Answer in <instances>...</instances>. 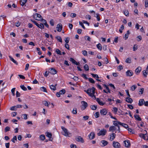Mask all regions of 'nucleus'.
<instances>
[{
	"label": "nucleus",
	"instance_id": "f257e3e1",
	"mask_svg": "<svg viewBox=\"0 0 148 148\" xmlns=\"http://www.w3.org/2000/svg\"><path fill=\"white\" fill-rule=\"evenodd\" d=\"M113 124L115 126H116L118 127V129L117 131H118V133H119L120 132V127L119 126V125H121L122 127H124L126 129L128 128V126L127 124L122 123L118 121H113Z\"/></svg>",
	"mask_w": 148,
	"mask_h": 148
},
{
	"label": "nucleus",
	"instance_id": "f03ea898",
	"mask_svg": "<svg viewBox=\"0 0 148 148\" xmlns=\"http://www.w3.org/2000/svg\"><path fill=\"white\" fill-rule=\"evenodd\" d=\"M95 90V88L92 87V88H89L87 90H84V91L87 93L89 96L92 97L94 96L95 97L94 95Z\"/></svg>",
	"mask_w": 148,
	"mask_h": 148
},
{
	"label": "nucleus",
	"instance_id": "7ed1b4c3",
	"mask_svg": "<svg viewBox=\"0 0 148 148\" xmlns=\"http://www.w3.org/2000/svg\"><path fill=\"white\" fill-rule=\"evenodd\" d=\"M61 129L63 132L62 133V134L65 136L71 137L72 136V134L69 132L66 128L63 126L61 127Z\"/></svg>",
	"mask_w": 148,
	"mask_h": 148
},
{
	"label": "nucleus",
	"instance_id": "20e7f679",
	"mask_svg": "<svg viewBox=\"0 0 148 148\" xmlns=\"http://www.w3.org/2000/svg\"><path fill=\"white\" fill-rule=\"evenodd\" d=\"M34 18L36 20L41 21L42 17L40 14L37 13H35L34 15Z\"/></svg>",
	"mask_w": 148,
	"mask_h": 148
},
{
	"label": "nucleus",
	"instance_id": "39448f33",
	"mask_svg": "<svg viewBox=\"0 0 148 148\" xmlns=\"http://www.w3.org/2000/svg\"><path fill=\"white\" fill-rule=\"evenodd\" d=\"M106 130L105 129H103L101 130L98 133L97 135L98 136H103L106 134Z\"/></svg>",
	"mask_w": 148,
	"mask_h": 148
},
{
	"label": "nucleus",
	"instance_id": "423d86ee",
	"mask_svg": "<svg viewBox=\"0 0 148 148\" xmlns=\"http://www.w3.org/2000/svg\"><path fill=\"white\" fill-rule=\"evenodd\" d=\"M112 145L114 148H121L120 144L118 142L113 141Z\"/></svg>",
	"mask_w": 148,
	"mask_h": 148
},
{
	"label": "nucleus",
	"instance_id": "0eeeda50",
	"mask_svg": "<svg viewBox=\"0 0 148 148\" xmlns=\"http://www.w3.org/2000/svg\"><path fill=\"white\" fill-rule=\"evenodd\" d=\"M75 139L78 142H80L82 143H84V140L83 138L80 136H77L75 137Z\"/></svg>",
	"mask_w": 148,
	"mask_h": 148
},
{
	"label": "nucleus",
	"instance_id": "6e6552de",
	"mask_svg": "<svg viewBox=\"0 0 148 148\" xmlns=\"http://www.w3.org/2000/svg\"><path fill=\"white\" fill-rule=\"evenodd\" d=\"M82 108L83 110L85 109L88 106L87 103L86 102L83 101H82Z\"/></svg>",
	"mask_w": 148,
	"mask_h": 148
},
{
	"label": "nucleus",
	"instance_id": "1a4fd4ad",
	"mask_svg": "<svg viewBox=\"0 0 148 148\" xmlns=\"http://www.w3.org/2000/svg\"><path fill=\"white\" fill-rule=\"evenodd\" d=\"M116 127L114 126H110L109 127V131H112V132H114L115 131V132L116 133L117 131L116 130Z\"/></svg>",
	"mask_w": 148,
	"mask_h": 148
},
{
	"label": "nucleus",
	"instance_id": "9d476101",
	"mask_svg": "<svg viewBox=\"0 0 148 148\" xmlns=\"http://www.w3.org/2000/svg\"><path fill=\"white\" fill-rule=\"evenodd\" d=\"M62 25L60 23L57 25L56 29L58 32H60L62 29Z\"/></svg>",
	"mask_w": 148,
	"mask_h": 148
},
{
	"label": "nucleus",
	"instance_id": "9b49d317",
	"mask_svg": "<svg viewBox=\"0 0 148 148\" xmlns=\"http://www.w3.org/2000/svg\"><path fill=\"white\" fill-rule=\"evenodd\" d=\"M125 146L127 147H129L130 146V141L128 140H126L124 141Z\"/></svg>",
	"mask_w": 148,
	"mask_h": 148
},
{
	"label": "nucleus",
	"instance_id": "f8f14e48",
	"mask_svg": "<svg viewBox=\"0 0 148 148\" xmlns=\"http://www.w3.org/2000/svg\"><path fill=\"white\" fill-rule=\"evenodd\" d=\"M126 74L127 76H131L133 75V73L132 71L129 70L126 72Z\"/></svg>",
	"mask_w": 148,
	"mask_h": 148
},
{
	"label": "nucleus",
	"instance_id": "ddd939ff",
	"mask_svg": "<svg viewBox=\"0 0 148 148\" xmlns=\"http://www.w3.org/2000/svg\"><path fill=\"white\" fill-rule=\"evenodd\" d=\"M49 72L52 74L54 75L57 73V72L56 69L53 68H51L49 69Z\"/></svg>",
	"mask_w": 148,
	"mask_h": 148
},
{
	"label": "nucleus",
	"instance_id": "4468645a",
	"mask_svg": "<svg viewBox=\"0 0 148 148\" xmlns=\"http://www.w3.org/2000/svg\"><path fill=\"white\" fill-rule=\"evenodd\" d=\"M100 113L101 115H105L107 113V111L106 109H103L101 110Z\"/></svg>",
	"mask_w": 148,
	"mask_h": 148
},
{
	"label": "nucleus",
	"instance_id": "2eb2a0df",
	"mask_svg": "<svg viewBox=\"0 0 148 148\" xmlns=\"http://www.w3.org/2000/svg\"><path fill=\"white\" fill-rule=\"evenodd\" d=\"M96 101H97L98 103L101 106H103L105 104V103L103 102L102 101H101L100 99L98 98H97L96 99Z\"/></svg>",
	"mask_w": 148,
	"mask_h": 148
},
{
	"label": "nucleus",
	"instance_id": "dca6fc26",
	"mask_svg": "<svg viewBox=\"0 0 148 148\" xmlns=\"http://www.w3.org/2000/svg\"><path fill=\"white\" fill-rule=\"evenodd\" d=\"M110 139L111 141H112L115 138L116 134L114 133H112L110 135Z\"/></svg>",
	"mask_w": 148,
	"mask_h": 148
},
{
	"label": "nucleus",
	"instance_id": "f3484780",
	"mask_svg": "<svg viewBox=\"0 0 148 148\" xmlns=\"http://www.w3.org/2000/svg\"><path fill=\"white\" fill-rule=\"evenodd\" d=\"M145 102V101L143 99H141L139 101L138 105L139 106H142L143 105L144 103Z\"/></svg>",
	"mask_w": 148,
	"mask_h": 148
},
{
	"label": "nucleus",
	"instance_id": "a211bd4d",
	"mask_svg": "<svg viewBox=\"0 0 148 148\" xmlns=\"http://www.w3.org/2000/svg\"><path fill=\"white\" fill-rule=\"evenodd\" d=\"M126 101L131 103L133 101L132 98L128 97H126Z\"/></svg>",
	"mask_w": 148,
	"mask_h": 148
},
{
	"label": "nucleus",
	"instance_id": "6ab92c4d",
	"mask_svg": "<svg viewBox=\"0 0 148 148\" xmlns=\"http://www.w3.org/2000/svg\"><path fill=\"white\" fill-rule=\"evenodd\" d=\"M27 1V0H20V4L21 5L23 6Z\"/></svg>",
	"mask_w": 148,
	"mask_h": 148
},
{
	"label": "nucleus",
	"instance_id": "aec40b11",
	"mask_svg": "<svg viewBox=\"0 0 148 148\" xmlns=\"http://www.w3.org/2000/svg\"><path fill=\"white\" fill-rule=\"evenodd\" d=\"M141 70V67H138L136 70L135 72L137 74H138Z\"/></svg>",
	"mask_w": 148,
	"mask_h": 148
},
{
	"label": "nucleus",
	"instance_id": "412c9836",
	"mask_svg": "<svg viewBox=\"0 0 148 148\" xmlns=\"http://www.w3.org/2000/svg\"><path fill=\"white\" fill-rule=\"evenodd\" d=\"M134 117L135 119L138 121H140L141 120V118L138 115H134Z\"/></svg>",
	"mask_w": 148,
	"mask_h": 148
},
{
	"label": "nucleus",
	"instance_id": "4be33fe9",
	"mask_svg": "<svg viewBox=\"0 0 148 148\" xmlns=\"http://www.w3.org/2000/svg\"><path fill=\"white\" fill-rule=\"evenodd\" d=\"M101 143L103 145V147L106 145L108 144V142L107 141L105 140H101Z\"/></svg>",
	"mask_w": 148,
	"mask_h": 148
},
{
	"label": "nucleus",
	"instance_id": "5701e85b",
	"mask_svg": "<svg viewBox=\"0 0 148 148\" xmlns=\"http://www.w3.org/2000/svg\"><path fill=\"white\" fill-rule=\"evenodd\" d=\"M89 136V138L91 139H93L95 138V134L94 133H91L90 135H88V136Z\"/></svg>",
	"mask_w": 148,
	"mask_h": 148
},
{
	"label": "nucleus",
	"instance_id": "b1692460",
	"mask_svg": "<svg viewBox=\"0 0 148 148\" xmlns=\"http://www.w3.org/2000/svg\"><path fill=\"white\" fill-rule=\"evenodd\" d=\"M130 34V32L129 30L127 31V32L126 34L125 35V40H127L128 37V35L129 34Z\"/></svg>",
	"mask_w": 148,
	"mask_h": 148
},
{
	"label": "nucleus",
	"instance_id": "393cba45",
	"mask_svg": "<svg viewBox=\"0 0 148 148\" xmlns=\"http://www.w3.org/2000/svg\"><path fill=\"white\" fill-rule=\"evenodd\" d=\"M39 138L42 141L44 140L45 138V136L44 134H42L40 135L39 136Z\"/></svg>",
	"mask_w": 148,
	"mask_h": 148
},
{
	"label": "nucleus",
	"instance_id": "a878e982",
	"mask_svg": "<svg viewBox=\"0 0 148 148\" xmlns=\"http://www.w3.org/2000/svg\"><path fill=\"white\" fill-rule=\"evenodd\" d=\"M9 58L10 60L11 61H12V62H13V63H14V64H16V65L18 64V62L16 61L13 58H12L11 56H9Z\"/></svg>",
	"mask_w": 148,
	"mask_h": 148
},
{
	"label": "nucleus",
	"instance_id": "bb28decb",
	"mask_svg": "<svg viewBox=\"0 0 148 148\" xmlns=\"http://www.w3.org/2000/svg\"><path fill=\"white\" fill-rule=\"evenodd\" d=\"M97 48L100 50H101L102 48V45L100 43H99L97 45Z\"/></svg>",
	"mask_w": 148,
	"mask_h": 148
},
{
	"label": "nucleus",
	"instance_id": "cd10ccee",
	"mask_svg": "<svg viewBox=\"0 0 148 148\" xmlns=\"http://www.w3.org/2000/svg\"><path fill=\"white\" fill-rule=\"evenodd\" d=\"M56 86H54L53 85H51L50 86V89L53 90H56Z\"/></svg>",
	"mask_w": 148,
	"mask_h": 148
},
{
	"label": "nucleus",
	"instance_id": "c85d7f7f",
	"mask_svg": "<svg viewBox=\"0 0 148 148\" xmlns=\"http://www.w3.org/2000/svg\"><path fill=\"white\" fill-rule=\"evenodd\" d=\"M56 38L60 42H62V39L60 36H57L56 37Z\"/></svg>",
	"mask_w": 148,
	"mask_h": 148
},
{
	"label": "nucleus",
	"instance_id": "c756f323",
	"mask_svg": "<svg viewBox=\"0 0 148 148\" xmlns=\"http://www.w3.org/2000/svg\"><path fill=\"white\" fill-rule=\"evenodd\" d=\"M90 74L92 76V77L95 78H97V79H98L99 78V77L98 75L97 74H94L92 73H90Z\"/></svg>",
	"mask_w": 148,
	"mask_h": 148
},
{
	"label": "nucleus",
	"instance_id": "7c9ffc66",
	"mask_svg": "<svg viewBox=\"0 0 148 148\" xmlns=\"http://www.w3.org/2000/svg\"><path fill=\"white\" fill-rule=\"evenodd\" d=\"M136 88L137 86L136 85H133L130 87V90L132 91H134L136 89Z\"/></svg>",
	"mask_w": 148,
	"mask_h": 148
},
{
	"label": "nucleus",
	"instance_id": "2f4dec72",
	"mask_svg": "<svg viewBox=\"0 0 148 148\" xmlns=\"http://www.w3.org/2000/svg\"><path fill=\"white\" fill-rule=\"evenodd\" d=\"M139 136L141 137V138H142L143 139H144L145 140L146 139L145 138V135H146V134H144L142 133H140L139 134Z\"/></svg>",
	"mask_w": 148,
	"mask_h": 148
},
{
	"label": "nucleus",
	"instance_id": "473e14b6",
	"mask_svg": "<svg viewBox=\"0 0 148 148\" xmlns=\"http://www.w3.org/2000/svg\"><path fill=\"white\" fill-rule=\"evenodd\" d=\"M90 108L92 110H95L97 109V107L96 105H91L90 106Z\"/></svg>",
	"mask_w": 148,
	"mask_h": 148
},
{
	"label": "nucleus",
	"instance_id": "72a5a7b5",
	"mask_svg": "<svg viewBox=\"0 0 148 148\" xmlns=\"http://www.w3.org/2000/svg\"><path fill=\"white\" fill-rule=\"evenodd\" d=\"M40 90L42 91L45 92H47V91L46 88L44 87H41L40 88Z\"/></svg>",
	"mask_w": 148,
	"mask_h": 148
},
{
	"label": "nucleus",
	"instance_id": "f704fd0d",
	"mask_svg": "<svg viewBox=\"0 0 148 148\" xmlns=\"http://www.w3.org/2000/svg\"><path fill=\"white\" fill-rule=\"evenodd\" d=\"M84 68L85 70L86 71H88L89 70V66L87 64H86L84 65Z\"/></svg>",
	"mask_w": 148,
	"mask_h": 148
},
{
	"label": "nucleus",
	"instance_id": "c9c22d12",
	"mask_svg": "<svg viewBox=\"0 0 148 148\" xmlns=\"http://www.w3.org/2000/svg\"><path fill=\"white\" fill-rule=\"evenodd\" d=\"M89 82L92 84H94L95 82L93 79L91 78H89L88 79Z\"/></svg>",
	"mask_w": 148,
	"mask_h": 148
},
{
	"label": "nucleus",
	"instance_id": "e433bc0d",
	"mask_svg": "<svg viewBox=\"0 0 148 148\" xmlns=\"http://www.w3.org/2000/svg\"><path fill=\"white\" fill-rule=\"evenodd\" d=\"M128 131L130 132V133H131L132 134H133L134 133V131L132 130V129L131 128H129L128 127V128L127 129Z\"/></svg>",
	"mask_w": 148,
	"mask_h": 148
},
{
	"label": "nucleus",
	"instance_id": "4c0bfd02",
	"mask_svg": "<svg viewBox=\"0 0 148 148\" xmlns=\"http://www.w3.org/2000/svg\"><path fill=\"white\" fill-rule=\"evenodd\" d=\"M146 70H144L143 71V75L144 77H147L148 74V73Z\"/></svg>",
	"mask_w": 148,
	"mask_h": 148
},
{
	"label": "nucleus",
	"instance_id": "58836bf2",
	"mask_svg": "<svg viewBox=\"0 0 148 148\" xmlns=\"http://www.w3.org/2000/svg\"><path fill=\"white\" fill-rule=\"evenodd\" d=\"M10 110L12 111H16L17 110L16 107V106L12 107L10 108Z\"/></svg>",
	"mask_w": 148,
	"mask_h": 148
},
{
	"label": "nucleus",
	"instance_id": "ea45409f",
	"mask_svg": "<svg viewBox=\"0 0 148 148\" xmlns=\"http://www.w3.org/2000/svg\"><path fill=\"white\" fill-rule=\"evenodd\" d=\"M113 109L114 113L115 114H116L118 111V108L116 107H114L113 108Z\"/></svg>",
	"mask_w": 148,
	"mask_h": 148
},
{
	"label": "nucleus",
	"instance_id": "a19ab883",
	"mask_svg": "<svg viewBox=\"0 0 148 148\" xmlns=\"http://www.w3.org/2000/svg\"><path fill=\"white\" fill-rule=\"evenodd\" d=\"M21 88L23 90L26 91L27 90V88L23 85H21L20 86Z\"/></svg>",
	"mask_w": 148,
	"mask_h": 148
},
{
	"label": "nucleus",
	"instance_id": "79ce46f5",
	"mask_svg": "<svg viewBox=\"0 0 148 148\" xmlns=\"http://www.w3.org/2000/svg\"><path fill=\"white\" fill-rule=\"evenodd\" d=\"M138 46L137 45L135 44L134 45L133 48V51H135L138 49Z\"/></svg>",
	"mask_w": 148,
	"mask_h": 148
},
{
	"label": "nucleus",
	"instance_id": "37998d69",
	"mask_svg": "<svg viewBox=\"0 0 148 148\" xmlns=\"http://www.w3.org/2000/svg\"><path fill=\"white\" fill-rule=\"evenodd\" d=\"M125 62L128 63H131V59L130 58H127L125 60Z\"/></svg>",
	"mask_w": 148,
	"mask_h": 148
},
{
	"label": "nucleus",
	"instance_id": "c03bdc74",
	"mask_svg": "<svg viewBox=\"0 0 148 148\" xmlns=\"http://www.w3.org/2000/svg\"><path fill=\"white\" fill-rule=\"evenodd\" d=\"M56 52L58 54L61 55L62 54L61 51L59 49H57L56 50Z\"/></svg>",
	"mask_w": 148,
	"mask_h": 148
},
{
	"label": "nucleus",
	"instance_id": "a18cd8bd",
	"mask_svg": "<svg viewBox=\"0 0 148 148\" xmlns=\"http://www.w3.org/2000/svg\"><path fill=\"white\" fill-rule=\"evenodd\" d=\"M37 27L40 29H44V27L43 24L42 23H40V25L39 24Z\"/></svg>",
	"mask_w": 148,
	"mask_h": 148
},
{
	"label": "nucleus",
	"instance_id": "49530a36",
	"mask_svg": "<svg viewBox=\"0 0 148 148\" xmlns=\"http://www.w3.org/2000/svg\"><path fill=\"white\" fill-rule=\"evenodd\" d=\"M46 136L48 138H51L52 136V135L51 133L47 132L46 133Z\"/></svg>",
	"mask_w": 148,
	"mask_h": 148
},
{
	"label": "nucleus",
	"instance_id": "de8ad7c7",
	"mask_svg": "<svg viewBox=\"0 0 148 148\" xmlns=\"http://www.w3.org/2000/svg\"><path fill=\"white\" fill-rule=\"evenodd\" d=\"M124 26L123 25H122L121 26L119 30V32L121 33H122V30L124 29Z\"/></svg>",
	"mask_w": 148,
	"mask_h": 148
},
{
	"label": "nucleus",
	"instance_id": "09e8293b",
	"mask_svg": "<svg viewBox=\"0 0 148 148\" xmlns=\"http://www.w3.org/2000/svg\"><path fill=\"white\" fill-rule=\"evenodd\" d=\"M137 40L138 41H140L141 40L142 38L141 36L139 35L137 37Z\"/></svg>",
	"mask_w": 148,
	"mask_h": 148
},
{
	"label": "nucleus",
	"instance_id": "8fccbe9b",
	"mask_svg": "<svg viewBox=\"0 0 148 148\" xmlns=\"http://www.w3.org/2000/svg\"><path fill=\"white\" fill-rule=\"evenodd\" d=\"M144 90L143 88H140L139 90V94H142Z\"/></svg>",
	"mask_w": 148,
	"mask_h": 148
},
{
	"label": "nucleus",
	"instance_id": "3c124183",
	"mask_svg": "<svg viewBox=\"0 0 148 148\" xmlns=\"http://www.w3.org/2000/svg\"><path fill=\"white\" fill-rule=\"evenodd\" d=\"M50 24L52 26L54 25V22L53 20L52 19H51L49 22Z\"/></svg>",
	"mask_w": 148,
	"mask_h": 148
},
{
	"label": "nucleus",
	"instance_id": "603ef678",
	"mask_svg": "<svg viewBox=\"0 0 148 148\" xmlns=\"http://www.w3.org/2000/svg\"><path fill=\"white\" fill-rule=\"evenodd\" d=\"M124 14L126 16H129V12L127 10H125L124 11Z\"/></svg>",
	"mask_w": 148,
	"mask_h": 148
},
{
	"label": "nucleus",
	"instance_id": "864d4df0",
	"mask_svg": "<svg viewBox=\"0 0 148 148\" xmlns=\"http://www.w3.org/2000/svg\"><path fill=\"white\" fill-rule=\"evenodd\" d=\"M59 92L61 95H63L65 93L66 91L65 89H63L60 90Z\"/></svg>",
	"mask_w": 148,
	"mask_h": 148
},
{
	"label": "nucleus",
	"instance_id": "5fc2aeb1",
	"mask_svg": "<svg viewBox=\"0 0 148 148\" xmlns=\"http://www.w3.org/2000/svg\"><path fill=\"white\" fill-rule=\"evenodd\" d=\"M70 60L71 62L73 64H74L76 62V61L73 58H70Z\"/></svg>",
	"mask_w": 148,
	"mask_h": 148
},
{
	"label": "nucleus",
	"instance_id": "6e6d98bb",
	"mask_svg": "<svg viewBox=\"0 0 148 148\" xmlns=\"http://www.w3.org/2000/svg\"><path fill=\"white\" fill-rule=\"evenodd\" d=\"M99 112H96L94 114L96 118H97L99 117Z\"/></svg>",
	"mask_w": 148,
	"mask_h": 148
},
{
	"label": "nucleus",
	"instance_id": "4d7b16f0",
	"mask_svg": "<svg viewBox=\"0 0 148 148\" xmlns=\"http://www.w3.org/2000/svg\"><path fill=\"white\" fill-rule=\"evenodd\" d=\"M72 112L73 114H76L77 113V109L76 108H75L73 109Z\"/></svg>",
	"mask_w": 148,
	"mask_h": 148
},
{
	"label": "nucleus",
	"instance_id": "13d9d810",
	"mask_svg": "<svg viewBox=\"0 0 148 148\" xmlns=\"http://www.w3.org/2000/svg\"><path fill=\"white\" fill-rule=\"evenodd\" d=\"M12 141L13 143H15V140H17V137L16 136H14L13 138L12 139Z\"/></svg>",
	"mask_w": 148,
	"mask_h": 148
},
{
	"label": "nucleus",
	"instance_id": "bf43d9fd",
	"mask_svg": "<svg viewBox=\"0 0 148 148\" xmlns=\"http://www.w3.org/2000/svg\"><path fill=\"white\" fill-rule=\"evenodd\" d=\"M104 87L106 88V89L108 90V93H110V90L109 89V87L106 84H104Z\"/></svg>",
	"mask_w": 148,
	"mask_h": 148
},
{
	"label": "nucleus",
	"instance_id": "052dcab7",
	"mask_svg": "<svg viewBox=\"0 0 148 148\" xmlns=\"http://www.w3.org/2000/svg\"><path fill=\"white\" fill-rule=\"evenodd\" d=\"M10 128L9 127H6L5 129V132L9 131L10 130Z\"/></svg>",
	"mask_w": 148,
	"mask_h": 148
},
{
	"label": "nucleus",
	"instance_id": "680f3d73",
	"mask_svg": "<svg viewBox=\"0 0 148 148\" xmlns=\"http://www.w3.org/2000/svg\"><path fill=\"white\" fill-rule=\"evenodd\" d=\"M82 54L84 56H86L87 55V51L85 50L82 51Z\"/></svg>",
	"mask_w": 148,
	"mask_h": 148
},
{
	"label": "nucleus",
	"instance_id": "e2e57ef3",
	"mask_svg": "<svg viewBox=\"0 0 148 148\" xmlns=\"http://www.w3.org/2000/svg\"><path fill=\"white\" fill-rule=\"evenodd\" d=\"M84 38L85 40H87L89 41H90L91 38L89 36H86L84 37Z\"/></svg>",
	"mask_w": 148,
	"mask_h": 148
},
{
	"label": "nucleus",
	"instance_id": "0e129e2a",
	"mask_svg": "<svg viewBox=\"0 0 148 148\" xmlns=\"http://www.w3.org/2000/svg\"><path fill=\"white\" fill-rule=\"evenodd\" d=\"M76 14L74 13H71L70 14V16L72 18H74L76 17Z\"/></svg>",
	"mask_w": 148,
	"mask_h": 148
},
{
	"label": "nucleus",
	"instance_id": "69168bd1",
	"mask_svg": "<svg viewBox=\"0 0 148 148\" xmlns=\"http://www.w3.org/2000/svg\"><path fill=\"white\" fill-rule=\"evenodd\" d=\"M69 38L68 37H67L65 38V41L66 43L67 44V43H68L69 42Z\"/></svg>",
	"mask_w": 148,
	"mask_h": 148
},
{
	"label": "nucleus",
	"instance_id": "338daca9",
	"mask_svg": "<svg viewBox=\"0 0 148 148\" xmlns=\"http://www.w3.org/2000/svg\"><path fill=\"white\" fill-rule=\"evenodd\" d=\"M23 119L25 120H26L27 119V115L26 114H23Z\"/></svg>",
	"mask_w": 148,
	"mask_h": 148
},
{
	"label": "nucleus",
	"instance_id": "774afa93",
	"mask_svg": "<svg viewBox=\"0 0 148 148\" xmlns=\"http://www.w3.org/2000/svg\"><path fill=\"white\" fill-rule=\"evenodd\" d=\"M71 148H77L76 146L75 145L71 144L70 145Z\"/></svg>",
	"mask_w": 148,
	"mask_h": 148
}]
</instances>
